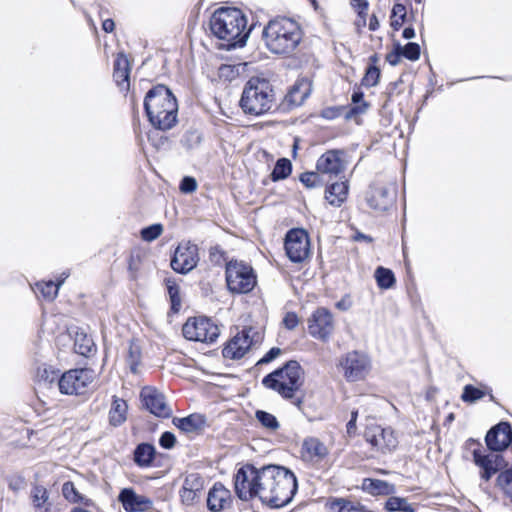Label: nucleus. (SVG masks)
Listing matches in <instances>:
<instances>
[{
  "instance_id": "f704fd0d",
  "label": "nucleus",
  "mask_w": 512,
  "mask_h": 512,
  "mask_svg": "<svg viewBox=\"0 0 512 512\" xmlns=\"http://www.w3.org/2000/svg\"><path fill=\"white\" fill-rule=\"evenodd\" d=\"M377 286L380 289H390L392 288L396 283V278L393 273V271L389 268H385L382 266H379L375 270L374 274Z\"/></svg>"
},
{
  "instance_id": "338daca9",
  "label": "nucleus",
  "mask_w": 512,
  "mask_h": 512,
  "mask_svg": "<svg viewBox=\"0 0 512 512\" xmlns=\"http://www.w3.org/2000/svg\"><path fill=\"white\" fill-rule=\"evenodd\" d=\"M351 5L356 10H368L369 3L367 0H351Z\"/></svg>"
},
{
  "instance_id": "0e129e2a",
  "label": "nucleus",
  "mask_w": 512,
  "mask_h": 512,
  "mask_svg": "<svg viewBox=\"0 0 512 512\" xmlns=\"http://www.w3.org/2000/svg\"><path fill=\"white\" fill-rule=\"evenodd\" d=\"M352 105L362 106L365 104V110L369 108V103L364 100V93L360 89L354 90L351 96Z\"/></svg>"
},
{
  "instance_id": "9d476101",
  "label": "nucleus",
  "mask_w": 512,
  "mask_h": 512,
  "mask_svg": "<svg viewBox=\"0 0 512 512\" xmlns=\"http://www.w3.org/2000/svg\"><path fill=\"white\" fill-rule=\"evenodd\" d=\"M94 371L89 368H76L64 372L57 380L59 390L65 395H82L94 380Z\"/></svg>"
},
{
  "instance_id": "2f4dec72",
  "label": "nucleus",
  "mask_w": 512,
  "mask_h": 512,
  "mask_svg": "<svg viewBox=\"0 0 512 512\" xmlns=\"http://www.w3.org/2000/svg\"><path fill=\"white\" fill-rule=\"evenodd\" d=\"M329 508L335 512H373L363 504L359 502L354 503L345 498H334L329 503Z\"/></svg>"
},
{
  "instance_id": "a211bd4d",
  "label": "nucleus",
  "mask_w": 512,
  "mask_h": 512,
  "mask_svg": "<svg viewBox=\"0 0 512 512\" xmlns=\"http://www.w3.org/2000/svg\"><path fill=\"white\" fill-rule=\"evenodd\" d=\"M118 501L126 512H148L153 509V501L139 495L133 488H123L118 495Z\"/></svg>"
},
{
  "instance_id": "bb28decb",
  "label": "nucleus",
  "mask_w": 512,
  "mask_h": 512,
  "mask_svg": "<svg viewBox=\"0 0 512 512\" xmlns=\"http://www.w3.org/2000/svg\"><path fill=\"white\" fill-rule=\"evenodd\" d=\"M172 422L179 430L185 433H195L206 426V417L199 413H193L186 417H175Z\"/></svg>"
},
{
  "instance_id": "dca6fc26",
  "label": "nucleus",
  "mask_w": 512,
  "mask_h": 512,
  "mask_svg": "<svg viewBox=\"0 0 512 512\" xmlns=\"http://www.w3.org/2000/svg\"><path fill=\"white\" fill-rule=\"evenodd\" d=\"M251 328H243L232 337L224 346L222 356L230 360H239L250 350L253 340L250 336Z\"/></svg>"
},
{
  "instance_id": "cd10ccee",
  "label": "nucleus",
  "mask_w": 512,
  "mask_h": 512,
  "mask_svg": "<svg viewBox=\"0 0 512 512\" xmlns=\"http://www.w3.org/2000/svg\"><path fill=\"white\" fill-rule=\"evenodd\" d=\"M156 449L153 444L143 442L136 446L133 453L134 463L141 468L151 467L155 460Z\"/></svg>"
},
{
  "instance_id": "0eeeda50",
  "label": "nucleus",
  "mask_w": 512,
  "mask_h": 512,
  "mask_svg": "<svg viewBox=\"0 0 512 512\" xmlns=\"http://www.w3.org/2000/svg\"><path fill=\"white\" fill-rule=\"evenodd\" d=\"M226 284L231 293L247 294L257 284L253 268L243 261L231 260L226 263Z\"/></svg>"
},
{
  "instance_id": "bf43d9fd",
  "label": "nucleus",
  "mask_w": 512,
  "mask_h": 512,
  "mask_svg": "<svg viewBox=\"0 0 512 512\" xmlns=\"http://www.w3.org/2000/svg\"><path fill=\"white\" fill-rule=\"evenodd\" d=\"M281 352L280 348L272 347L263 355L262 358L258 360L257 365H264L272 362L281 354Z\"/></svg>"
},
{
  "instance_id": "69168bd1",
  "label": "nucleus",
  "mask_w": 512,
  "mask_h": 512,
  "mask_svg": "<svg viewBox=\"0 0 512 512\" xmlns=\"http://www.w3.org/2000/svg\"><path fill=\"white\" fill-rule=\"evenodd\" d=\"M493 467H497V472L506 468L508 463L505 461L502 455L492 453Z\"/></svg>"
},
{
  "instance_id": "4be33fe9",
  "label": "nucleus",
  "mask_w": 512,
  "mask_h": 512,
  "mask_svg": "<svg viewBox=\"0 0 512 512\" xmlns=\"http://www.w3.org/2000/svg\"><path fill=\"white\" fill-rule=\"evenodd\" d=\"M367 441L374 447L386 448L389 451L396 448L398 441L390 428L377 426L373 429V434H367Z\"/></svg>"
},
{
  "instance_id": "c85d7f7f",
  "label": "nucleus",
  "mask_w": 512,
  "mask_h": 512,
  "mask_svg": "<svg viewBox=\"0 0 512 512\" xmlns=\"http://www.w3.org/2000/svg\"><path fill=\"white\" fill-rule=\"evenodd\" d=\"M472 455L475 465L482 470L481 478L489 481L497 473V467H493L492 453L486 454L480 448H476Z\"/></svg>"
},
{
  "instance_id": "423d86ee",
  "label": "nucleus",
  "mask_w": 512,
  "mask_h": 512,
  "mask_svg": "<svg viewBox=\"0 0 512 512\" xmlns=\"http://www.w3.org/2000/svg\"><path fill=\"white\" fill-rule=\"evenodd\" d=\"M275 94L269 80L251 77L244 85L239 106L245 114L261 116L274 106Z\"/></svg>"
},
{
  "instance_id": "ea45409f",
  "label": "nucleus",
  "mask_w": 512,
  "mask_h": 512,
  "mask_svg": "<svg viewBox=\"0 0 512 512\" xmlns=\"http://www.w3.org/2000/svg\"><path fill=\"white\" fill-rule=\"evenodd\" d=\"M255 418L261 424L262 427L268 430L276 431L280 427L277 418L273 414L265 410H256Z\"/></svg>"
},
{
  "instance_id": "f3484780",
  "label": "nucleus",
  "mask_w": 512,
  "mask_h": 512,
  "mask_svg": "<svg viewBox=\"0 0 512 512\" xmlns=\"http://www.w3.org/2000/svg\"><path fill=\"white\" fill-rule=\"evenodd\" d=\"M396 196L397 192L394 187L371 186L367 193L366 201L370 208L384 212L392 207Z\"/></svg>"
},
{
  "instance_id": "aec40b11",
  "label": "nucleus",
  "mask_w": 512,
  "mask_h": 512,
  "mask_svg": "<svg viewBox=\"0 0 512 512\" xmlns=\"http://www.w3.org/2000/svg\"><path fill=\"white\" fill-rule=\"evenodd\" d=\"M343 155V150H328L317 160V171L323 174L339 175L345 170V164L342 160Z\"/></svg>"
},
{
  "instance_id": "79ce46f5",
  "label": "nucleus",
  "mask_w": 512,
  "mask_h": 512,
  "mask_svg": "<svg viewBox=\"0 0 512 512\" xmlns=\"http://www.w3.org/2000/svg\"><path fill=\"white\" fill-rule=\"evenodd\" d=\"M303 446L306 449V451L312 456L324 458L328 454L326 446L317 438L306 439L304 441Z\"/></svg>"
},
{
  "instance_id": "7c9ffc66",
  "label": "nucleus",
  "mask_w": 512,
  "mask_h": 512,
  "mask_svg": "<svg viewBox=\"0 0 512 512\" xmlns=\"http://www.w3.org/2000/svg\"><path fill=\"white\" fill-rule=\"evenodd\" d=\"M128 404L125 400L113 396L109 411V423L113 427L122 425L127 419Z\"/></svg>"
},
{
  "instance_id": "4c0bfd02",
  "label": "nucleus",
  "mask_w": 512,
  "mask_h": 512,
  "mask_svg": "<svg viewBox=\"0 0 512 512\" xmlns=\"http://www.w3.org/2000/svg\"><path fill=\"white\" fill-rule=\"evenodd\" d=\"M62 494L64 498L71 503H82L89 505L91 500L78 492L75 485L71 481H67L62 485Z\"/></svg>"
},
{
  "instance_id": "473e14b6",
  "label": "nucleus",
  "mask_w": 512,
  "mask_h": 512,
  "mask_svg": "<svg viewBox=\"0 0 512 512\" xmlns=\"http://www.w3.org/2000/svg\"><path fill=\"white\" fill-rule=\"evenodd\" d=\"M203 141V133L197 129L190 127L182 135L180 143L187 150H195L199 148Z\"/></svg>"
},
{
  "instance_id": "4468645a",
  "label": "nucleus",
  "mask_w": 512,
  "mask_h": 512,
  "mask_svg": "<svg viewBox=\"0 0 512 512\" xmlns=\"http://www.w3.org/2000/svg\"><path fill=\"white\" fill-rule=\"evenodd\" d=\"M334 331L332 313L324 307L317 308L308 319V332L316 339L328 341Z\"/></svg>"
},
{
  "instance_id": "72a5a7b5",
  "label": "nucleus",
  "mask_w": 512,
  "mask_h": 512,
  "mask_svg": "<svg viewBox=\"0 0 512 512\" xmlns=\"http://www.w3.org/2000/svg\"><path fill=\"white\" fill-rule=\"evenodd\" d=\"M292 173V162L285 157L279 158L270 174V179L273 182L284 180Z\"/></svg>"
},
{
  "instance_id": "a878e982",
  "label": "nucleus",
  "mask_w": 512,
  "mask_h": 512,
  "mask_svg": "<svg viewBox=\"0 0 512 512\" xmlns=\"http://www.w3.org/2000/svg\"><path fill=\"white\" fill-rule=\"evenodd\" d=\"M361 488L372 496H389L393 495L396 491L394 484L374 478H364Z\"/></svg>"
},
{
  "instance_id": "ddd939ff",
  "label": "nucleus",
  "mask_w": 512,
  "mask_h": 512,
  "mask_svg": "<svg viewBox=\"0 0 512 512\" xmlns=\"http://www.w3.org/2000/svg\"><path fill=\"white\" fill-rule=\"evenodd\" d=\"M139 399L142 409L158 418H170L173 414L172 409L166 402L165 395L157 388L145 386L141 389Z\"/></svg>"
},
{
  "instance_id": "5701e85b",
  "label": "nucleus",
  "mask_w": 512,
  "mask_h": 512,
  "mask_svg": "<svg viewBox=\"0 0 512 512\" xmlns=\"http://www.w3.org/2000/svg\"><path fill=\"white\" fill-rule=\"evenodd\" d=\"M231 499V493L221 483H215L207 496V508L213 512H219L225 508Z\"/></svg>"
},
{
  "instance_id": "680f3d73",
  "label": "nucleus",
  "mask_w": 512,
  "mask_h": 512,
  "mask_svg": "<svg viewBox=\"0 0 512 512\" xmlns=\"http://www.w3.org/2000/svg\"><path fill=\"white\" fill-rule=\"evenodd\" d=\"M343 112H345L344 118L346 120H351L357 115L364 114L366 112L365 104H362V106L352 105L349 107H345V110Z\"/></svg>"
},
{
  "instance_id": "c756f323",
  "label": "nucleus",
  "mask_w": 512,
  "mask_h": 512,
  "mask_svg": "<svg viewBox=\"0 0 512 512\" xmlns=\"http://www.w3.org/2000/svg\"><path fill=\"white\" fill-rule=\"evenodd\" d=\"M30 497L34 509L38 512H51L52 503L50 502V494L43 485L34 484Z\"/></svg>"
},
{
  "instance_id": "6ab92c4d",
  "label": "nucleus",
  "mask_w": 512,
  "mask_h": 512,
  "mask_svg": "<svg viewBox=\"0 0 512 512\" xmlns=\"http://www.w3.org/2000/svg\"><path fill=\"white\" fill-rule=\"evenodd\" d=\"M367 364V358L357 351L347 353L340 362L345 378L351 382L358 381L364 377Z\"/></svg>"
},
{
  "instance_id": "c03bdc74",
  "label": "nucleus",
  "mask_w": 512,
  "mask_h": 512,
  "mask_svg": "<svg viewBox=\"0 0 512 512\" xmlns=\"http://www.w3.org/2000/svg\"><path fill=\"white\" fill-rule=\"evenodd\" d=\"M485 396V392L472 384H467L463 388L461 399L466 403H475Z\"/></svg>"
},
{
  "instance_id": "774afa93",
  "label": "nucleus",
  "mask_w": 512,
  "mask_h": 512,
  "mask_svg": "<svg viewBox=\"0 0 512 512\" xmlns=\"http://www.w3.org/2000/svg\"><path fill=\"white\" fill-rule=\"evenodd\" d=\"M102 29L106 32V33H111L113 32V30L115 29V23L112 19H106L103 21L102 23Z\"/></svg>"
},
{
  "instance_id": "09e8293b",
  "label": "nucleus",
  "mask_w": 512,
  "mask_h": 512,
  "mask_svg": "<svg viewBox=\"0 0 512 512\" xmlns=\"http://www.w3.org/2000/svg\"><path fill=\"white\" fill-rule=\"evenodd\" d=\"M299 180L307 188H316L322 185L319 172H304L300 175Z\"/></svg>"
},
{
  "instance_id": "412c9836",
  "label": "nucleus",
  "mask_w": 512,
  "mask_h": 512,
  "mask_svg": "<svg viewBox=\"0 0 512 512\" xmlns=\"http://www.w3.org/2000/svg\"><path fill=\"white\" fill-rule=\"evenodd\" d=\"M69 337L74 339V351L75 353L89 357L96 352V345L90 335H88L84 329L75 327L69 330Z\"/></svg>"
},
{
  "instance_id": "5fc2aeb1",
  "label": "nucleus",
  "mask_w": 512,
  "mask_h": 512,
  "mask_svg": "<svg viewBox=\"0 0 512 512\" xmlns=\"http://www.w3.org/2000/svg\"><path fill=\"white\" fill-rule=\"evenodd\" d=\"M345 110V106H331L324 108L320 116L326 120H334L340 117Z\"/></svg>"
},
{
  "instance_id": "4d7b16f0",
  "label": "nucleus",
  "mask_w": 512,
  "mask_h": 512,
  "mask_svg": "<svg viewBox=\"0 0 512 512\" xmlns=\"http://www.w3.org/2000/svg\"><path fill=\"white\" fill-rule=\"evenodd\" d=\"M183 486H187L188 488L201 493L203 488V481L199 475L190 474L185 478Z\"/></svg>"
},
{
  "instance_id": "052dcab7",
  "label": "nucleus",
  "mask_w": 512,
  "mask_h": 512,
  "mask_svg": "<svg viewBox=\"0 0 512 512\" xmlns=\"http://www.w3.org/2000/svg\"><path fill=\"white\" fill-rule=\"evenodd\" d=\"M25 478L22 475H15L8 478V487L14 492H18L25 486Z\"/></svg>"
},
{
  "instance_id": "a18cd8bd",
  "label": "nucleus",
  "mask_w": 512,
  "mask_h": 512,
  "mask_svg": "<svg viewBox=\"0 0 512 512\" xmlns=\"http://www.w3.org/2000/svg\"><path fill=\"white\" fill-rule=\"evenodd\" d=\"M126 361L130 371L136 374L138 371V366L141 362V350L138 345L134 343L130 344Z\"/></svg>"
},
{
  "instance_id": "f03ea898",
  "label": "nucleus",
  "mask_w": 512,
  "mask_h": 512,
  "mask_svg": "<svg viewBox=\"0 0 512 512\" xmlns=\"http://www.w3.org/2000/svg\"><path fill=\"white\" fill-rule=\"evenodd\" d=\"M211 33L219 40L226 50L245 46L251 28L247 29L245 14L236 7H220L213 12L209 20Z\"/></svg>"
},
{
  "instance_id": "de8ad7c7",
  "label": "nucleus",
  "mask_w": 512,
  "mask_h": 512,
  "mask_svg": "<svg viewBox=\"0 0 512 512\" xmlns=\"http://www.w3.org/2000/svg\"><path fill=\"white\" fill-rule=\"evenodd\" d=\"M163 232V226L160 223L151 224L141 229L140 235L144 241L152 242L156 240Z\"/></svg>"
},
{
  "instance_id": "58836bf2",
  "label": "nucleus",
  "mask_w": 512,
  "mask_h": 512,
  "mask_svg": "<svg viewBox=\"0 0 512 512\" xmlns=\"http://www.w3.org/2000/svg\"><path fill=\"white\" fill-rule=\"evenodd\" d=\"M407 10L404 4L395 3L391 10V27L393 30H399L406 21Z\"/></svg>"
},
{
  "instance_id": "7ed1b4c3",
  "label": "nucleus",
  "mask_w": 512,
  "mask_h": 512,
  "mask_svg": "<svg viewBox=\"0 0 512 512\" xmlns=\"http://www.w3.org/2000/svg\"><path fill=\"white\" fill-rule=\"evenodd\" d=\"M144 112L151 126L168 131L178 122V102L171 89L157 84L149 89L143 101Z\"/></svg>"
},
{
  "instance_id": "f257e3e1",
  "label": "nucleus",
  "mask_w": 512,
  "mask_h": 512,
  "mask_svg": "<svg viewBox=\"0 0 512 512\" xmlns=\"http://www.w3.org/2000/svg\"><path fill=\"white\" fill-rule=\"evenodd\" d=\"M259 499L270 508H281L292 502L298 491L295 474L288 468L269 464L262 467Z\"/></svg>"
},
{
  "instance_id": "c9c22d12",
  "label": "nucleus",
  "mask_w": 512,
  "mask_h": 512,
  "mask_svg": "<svg viewBox=\"0 0 512 512\" xmlns=\"http://www.w3.org/2000/svg\"><path fill=\"white\" fill-rule=\"evenodd\" d=\"M308 96L309 89L302 91L300 85L296 83L285 96V102L289 107H298L304 103Z\"/></svg>"
},
{
  "instance_id": "a19ab883",
  "label": "nucleus",
  "mask_w": 512,
  "mask_h": 512,
  "mask_svg": "<svg viewBox=\"0 0 512 512\" xmlns=\"http://www.w3.org/2000/svg\"><path fill=\"white\" fill-rule=\"evenodd\" d=\"M380 77V68L377 65H368L361 80V85L367 88L374 87L379 83Z\"/></svg>"
},
{
  "instance_id": "8fccbe9b",
  "label": "nucleus",
  "mask_w": 512,
  "mask_h": 512,
  "mask_svg": "<svg viewBox=\"0 0 512 512\" xmlns=\"http://www.w3.org/2000/svg\"><path fill=\"white\" fill-rule=\"evenodd\" d=\"M402 56L410 61H417L421 55L420 45L416 42H408L402 46Z\"/></svg>"
},
{
  "instance_id": "864d4df0",
  "label": "nucleus",
  "mask_w": 512,
  "mask_h": 512,
  "mask_svg": "<svg viewBox=\"0 0 512 512\" xmlns=\"http://www.w3.org/2000/svg\"><path fill=\"white\" fill-rule=\"evenodd\" d=\"M199 492L188 488L187 486H182L180 490L181 501L185 505H192L195 500L199 497Z\"/></svg>"
},
{
  "instance_id": "3c124183",
  "label": "nucleus",
  "mask_w": 512,
  "mask_h": 512,
  "mask_svg": "<svg viewBox=\"0 0 512 512\" xmlns=\"http://www.w3.org/2000/svg\"><path fill=\"white\" fill-rule=\"evenodd\" d=\"M386 500L384 508L388 512L402 511L403 505L406 504V498L392 496Z\"/></svg>"
},
{
  "instance_id": "1a4fd4ad",
  "label": "nucleus",
  "mask_w": 512,
  "mask_h": 512,
  "mask_svg": "<svg viewBox=\"0 0 512 512\" xmlns=\"http://www.w3.org/2000/svg\"><path fill=\"white\" fill-rule=\"evenodd\" d=\"M183 336L190 341L213 343L220 335L218 326L208 317L189 318L182 328Z\"/></svg>"
},
{
  "instance_id": "6e6552de",
  "label": "nucleus",
  "mask_w": 512,
  "mask_h": 512,
  "mask_svg": "<svg viewBox=\"0 0 512 512\" xmlns=\"http://www.w3.org/2000/svg\"><path fill=\"white\" fill-rule=\"evenodd\" d=\"M262 467L246 463L241 466L234 476V490L242 501H249L259 497L262 480Z\"/></svg>"
},
{
  "instance_id": "e433bc0d",
  "label": "nucleus",
  "mask_w": 512,
  "mask_h": 512,
  "mask_svg": "<svg viewBox=\"0 0 512 512\" xmlns=\"http://www.w3.org/2000/svg\"><path fill=\"white\" fill-rule=\"evenodd\" d=\"M165 284L170 298L171 311L178 313L181 309L180 289L175 279L166 278Z\"/></svg>"
},
{
  "instance_id": "b1692460",
  "label": "nucleus",
  "mask_w": 512,
  "mask_h": 512,
  "mask_svg": "<svg viewBox=\"0 0 512 512\" xmlns=\"http://www.w3.org/2000/svg\"><path fill=\"white\" fill-rule=\"evenodd\" d=\"M131 67L127 56L124 53H118L114 60L113 78L121 89H129Z\"/></svg>"
},
{
  "instance_id": "6e6d98bb",
  "label": "nucleus",
  "mask_w": 512,
  "mask_h": 512,
  "mask_svg": "<svg viewBox=\"0 0 512 512\" xmlns=\"http://www.w3.org/2000/svg\"><path fill=\"white\" fill-rule=\"evenodd\" d=\"M401 50L402 45L399 42L394 43L393 50L386 55V61L392 66L398 65L403 57Z\"/></svg>"
},
{
  "instance_id": "13d9d810",
  "label": "nucleus",
  "mask_w": 512,
  "mask_h": 512,
  "mask_svg": "<svg viewBox=\"0 0 512 512\" xmlns=\"http://www.w3.org/2000/svg\"><path fill=\"white\" fill-rule=\"evenodd\" d=\"M176 444V436L170 431H165L159 438V445L163 449H172Z\"/></svg>"
},
{
  "instance_id": "49530a36",
  "label": "nucleus",
  "mask_w": 512,
  "mask_h": 512,
  "mask_svg": "<svg viewBox=\"0 0 512 512\" xmlns=\"http://www.w3.org/2000/svg\"><path fill=\"white\" fill-rule=\"evenodd\" d=\"M37 291L41 293V295L49 300L52 301L56 298L58 295V287L56 286L55 282L50 280L48 282H38L36 284Z\"/></svg>"
},
{
  "instance_id": "e2e57ef3",
  "label": "nucleus",
  "mask_w": 512,
  "mask_h": 512,
  "mask_svg": "<svg viewBox=\"0 0 512 512\" xmlns=\"http://www.w3.org/2000/svg\"><path fill=\"white\" fill-rule=\"evenodd\" d=\"M282 322L286 329L293 330L297 327L299 319L295 312H287Z\"/></svg>"
},
{
  "instance_id": "393cba45",
  "label": "nucleus",
  "mask_w": 512,
  "mask_h": 512,
  "mask_svg": "<svg viewBox=\"0 0 512 512\" xmlns=\"http://www.w3.org/2000/svg\"><path fill=\"white\" fill-rule=\"evenodd\" d=\"M349 192V183L347 180L334 182L327 185L325 189V199L334 207H340L347 199Z\"/></svg>"
},
{
  "instance_id": "37998d69",
  "label": "nucleus",
  "mask_w": 512,
  "mask_h": 512,
  "mask_svg": "<svg viewBox=\"0 0 512 512\" xmlns=\"http://www.w3.org/2000/svg\"><path fill=\"white\" fill-rule=\"evenodd\" d=\"M496 484L507 497L512 499V467L499 473Z\"/></svg>"
},
{
  "instance_id": "9b49d317",
  "label": "nucleus",
  "mask_w": 512,
  "mask_h": 512,
  "mask_svg": "<svg viewBox=\"0 0 512 512\" xmlns=\"http://www.w3.org/2000/svg\"><path fill=\"white\" fill-rule=\"evenodd\" d=\"M284 248L290 261L303 262L310 253L308 233L303 228L290 229L285 235Z\"/></svg>"
},
{
  "instance_id": "2eb2a0df",
  "label": "nucleus",
  "mask_w": 512,
  "mask_h": 512,
  "mask_svg": "<svg viewBox=\"0 0 512 512\" xmlns=\"http://www.w3.org/2000/svg\"><path fill=\"white\" fill-rule=\"evenodd\" d=\"M511 423L508 421H500L492 426L486 433L485 443L487 449L491 452H503L511 444Z\"/></svg>"
},
{
  "instance_id": "f8f14e48",
  "label": "nucleus",
  "mask_w": 512,
  "mask_h": 512,
  "mask_svg": "<svg viewBox=\"0 0 512 512\" xmlns=\"http://www.w3.org/2000/svg\"><path fill=\"white\" fill-rule=\"evenodd\" d=\"M198 250L190 241L179 243L170 260L171 268L178 274H188L199 262Z\"/></svg>"
},
{
  "instance_id": "39448f33",
  "label": "nucleus",
  "mask_w": 512,
  "mask_h": 512,
  "mask_svg": "<svg viewBox=\"0 0 512 512\" xmlns=\"http://www.w3.org/2000/svg\"><path fill=\"white\" fill-rule=\"evenodd\" d=\"M302 375L303 369L299 362L289 360L283 366L264 376L261 383L265 388L277 392L283 399L291 401L305 415L303 396H296L302 386Z\"/></svg>"
},
{
  "instance_id": "20e7f679",
  "label": "nucleus",
  "mask_w": 512,
  "mask_h": 512,
  "mask_svg": "<svg viewBox=\"0 0 512 512\" xmlns=\"http://www.w3.org/2000/svg\"><path fill=\"white\" fill-rule=\"evenodd\" d=\"M303 38L300 24L286 16H276L268 21L262 30L266 48L276 55H290Z\"/></svg>"
},
{
  "instance_id": "603ef678",
  "label": "nucleus",
  "mask_w": 512,
  "mask_h": 512,
  "mask_svg": "<svg viewBox=\"0 0 512 512\" xmlns=\"http://www.w3.org/2000/svg\"><path fill=\"white\" fill-rule=\"evenodd\" d=\"M197 189V181L192 176H184L179 184V190L184 194L193 193Z\"/></svg>"
}]
</instances>
